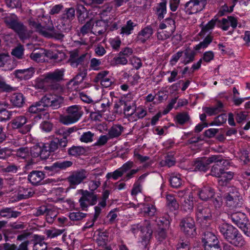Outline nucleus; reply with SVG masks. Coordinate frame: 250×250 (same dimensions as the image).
Segmentation results:
<instances>
[{"label":"nucleus","mask_w":250,"mask_h":250,"mask_svg":"<svg viewBox=\"0 0 250 250\" xmlns=\"http://www.w3.org/2000/svg\"><path fill=\"white\" fill-rule=\"evenodd\" d=\"M73 165V162L71 161L60 160L54 163L50 166H46L44 169L48 170L53 173L59 172L61 170H65L68 167H71Z\"/></svg>","instance_id":"2eb2a0df"},{"label":"nucleus","mask_w":250,"mask_h":250,"mask_svg":"<svg viewBox=\"0 0 250 250\" xmlns=\"http://www.w3.org/2000/svg\"><path fill=\"white\" fill-rule=\"evenodd\" d=\"M10 101L14 106L20 107L25 103V98L22 94L15 93L11 96Z\"/></svg>","instance_id":"2f4dec72"},{"label":"nucleus","mask_w":250,"mask_h":250,"mask_svg":"<svg viewBox=\"0 0 250 250\" xmlns=\"http://www.w3.org/2000/svg\"><path fill=\"white\" fill-rule=\"evenodd\" d=\"M108 233L106 231L100 233L99 237L97 239V243L99 246H102L104 249L107 245L108 242Z\"/></svg>","instance_id":"37998d69"},{"label":"nucleus","mask_w":250,"mask_h":250,"mask_svg":"<svg viewBox=\"0 0 250 250\" xmlns=\"http://www.w3.org/2000/svg\"><path fill=\"white\" fill-rule=\"evenodd\" d=\"M203 246L219 243L217 237L211 232L206 231L203 232L202 237Z\"/></svg>","instance_id":"4be33fe9"},{"label":"nucleus","mask_w":250,"mask_h":250,"mask_svg":"<svg viewBox=\"0 0 250 250\" xmlns=\"http://www.w3.org/2000/svg\"><path fill=\"white\" fill-rule=\"evenodd\" d=\"M217 26L224 31L228 30L230 26L234 29L237 26V20L233 17L228 16L217 21Z\"/></svg>","instance_id":"f3484780"},{"label":"nucleus","mask_w":250,"mask_h":250,"mask_svg":"<svg viewBox=\"0 0 250 250\" xmlns=\"http://www.w3.org/2000/svg\"><path fill=\"white\" fill-rule=\"evenodd\" d=\"M93 136L94 133H92L90 131H87L83 133L81 136L80 140L84 143L92 142Z\"/></svg>","instance_id":"338daca9"},{"label":"nucleus","mask_w":250,"mask_h":250,"mask_svg":"<svg viewBox=\"0 0 250 250\" xmlns=\"http://www.w3.org/2000/svg\"><path fill=\"white\" fill-rule=\"evenodd\" d=\"M21 212L14 211L12 208H3L0 210V217L7 218H16L21 215Z\"/></svg>","instance_id":"7c9ffc66"},{"label":"nucleus","mask_w":250,"mask_h":250,"mask_svg":"<svg viewBox=\"0 0 250 250\" xmlns=\"http://www.w3.org/2000/svg\"><path fill=\"white\" fill-rule=\"evenodd\" d=\"M206 5V0H189L185 5V11L188 15L196 14L202 11Z\"/></svg>","instance_id":"ddd939ff"},{"label":"nucleus","mask_w":250,"mask_h":250,"mask_svg":"<svg viewBox=\"0 0 250 250\" xmlns=\"http://www.w3.org/2000/svg\"><path fill=\"white\" fill-rule=\"evenodd\" d=\"M228 217L247 236H250V229H249L250 224L247 215L244 213L239 210L230 211L228 214Z\"/></svg>","instance_id":"423d86ee"},{"label":"nucleus","mask_w":250,"mask_h":250,"mask_svg":"<svg viewBox=\"0 0 250 250\" xmlns=\"http://www.w3.org/2000/svg\"><path fill=\"white\" fill-rule=\"evenodd\" d=\"M64 69H56L54 72H50L45 75L44 81L46 82H58L62 79Z\"/></svg>","instance_id":"412c9836"},{"label":"nucleus","mask_w":250,"mask_h":250,"mask_svg":"<svg viewBox=\"0 0 250 250\" xmlns=\"http://www.w3.org/2000/svg\"><path fill=\"white\" fill-rule=\"evenodd\" d=\"M86 216V213L79 211L70 213L69 217L72 221H80L85 218Z\"/></svg>","instance_id":"864d4df0"},{"label":"nucleus","mask_w":250,"mask_h":250,"mask_svg":"<svg viewBox=\"0 0 250 250\" xmlns=\"http://www.w3.org/2000/svg\"><path fill=\"white\" fill-rule=\"evenodd\" d=\"M175 119L178 123L180 124H184L189 123L190 117L187 112L179 113L175 117Z\"/></svg>","instance_id":"a18cd8bd"},{"label":"nucleus","mask_w":250,"mask_h":250,"mask_svg":"<svg viewBox=\"0 0 250 250\" xmlns=\"http://www.w3.org/2000/svg\"><path fill=\"white\" fill-rule=\"evenodd\" d=\"M5 22L9 28L12 29L19 35L21 40H23L28 38V35L25 26L16 19L7 18L5 19Z\"/></svg>","instance_id":"9d476101"},{"label":"nucleus","mask_w":250,"mask_h":250,"mask_svg":"<svg viewBox=\"0 0 250 250\" xmlns=\"http://www.w3.org/2000/svg\"><path fill=\"white\" fill-rule=\"evenodd\" d=\"M167 2L166 1H163L159 3L158 7H157V14L158 18L160 19H163L164 17V15L167 12Z\"/></svg>","instance_id":"3c124183"},{"label":"nucleus","mask_w":250,"mask_h":250,"mask_svg":"<svg viewBox=\"0 0 250 250\" xmlns=\"http://www.w3.org/2000/svg\"><path fill=\"white\" fill-rule=\"evenodd\" d=\"M197 220L200 223L203 228L208 226L212 221L211 209L208 206L198 205L196 212Z\"/></svg>","instance_id":"6e6552de"},{"label":"nucleus","mask_w":250,"mask_h":250,"mask_svg":"<svg viewBox=\"0 0 250 250\" xmlns=\"http://www.w3.org/2000/svg\"><path fill=\"white\" fill-rule=\"evenodd\" d=\"M166 199L167 206L171 210H176L179 208V205L173 195L167 194Z\"/></svg>","instance_id":"72a5a7b5"},{"label":"nucleus","mask_w":250,"mask_h":250,"mask_svg":"<svg viewBox=\"0 0 250 250\" xmlns=\"http://www.w3.org/2000/svg\"><path fill=\"white\" fill-rule=\"evenodd\" d=\"M117 7L115 1L107 3L103 6L100 14L103 16H106Z\"/></svg>","instance_id":"e433bc0d"},{"label":"nucleus","mask_w":250,"mask_h":250,"mask_svg":"<svg viewBox=\"0 0 250 250\" xmlns=\"http://www.w3.org/2000/svg\"><path fill=\"white\" fill-rule=\"evenodd\" d=\"M85 152L84 147L81 146H72L68 150V154L70 156L77 157L83 154Z\"/></svg>","instance_id":"c9c22d12"},{"label":"nucleus","mask_w":250,"mask_h":250,"mask_svg":"<svg viewBox=\"0 0 250 250\" xmlns=\"http://www.w3.org/2000/svg\"><path fill=\"white\" fill-rule=\"evenodd\" d=\"M218 230L223 237L231 245L239 247L245 245V241L242 235L232 225L227 223H221L218 225Z\"/></svg>","instance_id":"f257e3e1"},{"label":"nucleus","mask_w":250,"mask_h":250,"mask_svg":"<svg viewBox=\"0 0 250 250\" xmlns=\"http://www.w3.org/2000/svg\"><path fill=\"white\" fill-rule=\"evenodd\" d=\"M29 115H21L16 117L12 121L13 125H24L26 123H30L28 120Z\"/></svg>","instance_id":"c03bdc74"},{"label":"nucleus","mask_w":250,"mask_h":250,"mask_svg":"<svg viewBox=\"0 0 250 250\" xmlns=\"http://www.w3.org/2000/svg\"><path fill=\"white\" fill-rule=\"evenodd\" d=\"M30 24L45 37L54 38L59 40H62L64 37L63 33L66 29L60 25L54 28L52 24L49 21L48 25L44 26L33 21H30Z\"/></svg>","instance_id":"f03ea898"},{"label":"nucleus","mask_w":250,"mask_h":250,"mask_svg":"<svg viewBox=\"0 0 250 250\" xmlns=\"http://www.w3.org/2000/svg\"><path fill=\"white\" fill-rule=\"evenodd\" d=\"M34 72V69L30 67L27 69L16 70L14 74L18 79L21 80H26L30 79L33 76Z\"/></svg>","instance_id":"aec40b11"},{"label":"nucleus","mask_w":250,"mask_h":250,"mask_svg":"<svg viewBox=\"0 0 250 250\" xmlns=\"http://www.w3.org/2000/svg\"><path fill=\"white\" fill-rule=\"evenodd\" d=\"M44 178V173L39 170H33L28 175V181L34 186L38 185Z\"/></svg>","instance_id":"6ab92c4d"},{"label":"nucleus","mask_w":250,"mask_h":250,"mask_svg":"<svg viewBox=\"0 0 250 250\" xmlns=\"http://www.w3.org/2000/svg\"><path fill=\"white\" fill-rule=\"evenodd\" d=\"M143 209L145 215L148 216H154L156 211V208L155 206L151 204H147L145 205Z\"/></svg>","instance_id":"8fccbe9b"},{"label":"nucleus","mask_w":250,"mask_h":250,"mask_svg":"<svg viewBox=\"0 0 250 250\" xmlns=\"http://www.w3.org/2000/svg\"><path fill=\"white\" fill-rule=\"evenodd\" d=\"M174 32L169 31L168 30H162L161 31H158L157 33V37L159 40H165L169 38Z\"/></svg>","instance_id":"603ef678"},{"label":"nucleus","mask_w":250,"mask_h":250,"mask_svg":"<svg viewBox=\"0 0 250 250\" xmlns=\"http://www.w3.org/2000/svg\"><path fill=\"white\" fill-rule=\"evenodd\" d=\"M169 181L171 187L174 188H178L182 185L181 175L179 174L175 175L174 173L171 174L170 175Z\"/></svg>","instance_id":"58836bf2"},{"label":"nucleus","mask_w":250,"mask_h":250,"mask_svg":"<svg viewBox=\"0 0 250 250\" xmlns=\"http://www.w3.org/2000/svg\"><path fill=\"white\" fill-rule=\"evenodd\" d=\"M81 59L78 57L77 54H72L69 60V62L73 67H76L80 62Z\"/></svg>","instance_id":"69168bd1"},{"label":"nucleus","mask_w":250,"mask_h":250,"mask_svg":"<svg viewBox=\"0 0 250 250\" xmlns=\"http://www.w3.org/2000/svg\"><path fill=\"white\" fill-rule=\"evenodd\" d=\"M215 192L214 189L209 186H205L199 189L197 194L200 199L203 201H207L213 197Z\"/></svg>","instance_id":"a211bd4d"},{"label":"nucleus","mask_w":250,"mask_h":250,"mask_svg":"<svg viewBox=\"0 0 250 250\" xmlns=\"http://www.w3.org/2000/svg\"><path fill=\"white\" fill-rule=\"evenodd\" d=\"M83 77L82 74H78L69 82V84L74 86V88L76 89L77 88L76 86L83 82Z\"/></svg>","instance_id":"4d7b16f0"},{"label":"nucleus","mask_w":250,"mask_h":250,"mask_svg":"<svg viewBox=\"0 0 250 250\" xmlns=\"http://www.w3.org/2000/svg\"><path fill=\"white\" fill-rule=\"evenodd\" d=\"M234 173L231 171H227L226 169L223 170L220 176L218 177V183L220 186H226L227 184L232 179Z\"/></svg>","instance_id":"a878e982"},{"label":"nucleus","mask_w":250,"mask_h":250,"mask_svg":"<svg viewBox=\"0 0 250 250\" xmlns=\"http://www.w3.org/2000/svg\"><path fill=\"white\" fill-rule=\"evenodd\" d=\"M153 231L151 228L144 233V235L142 236V240L141 244L143 247V248L146 250V249L148 250V246L149 245L150 239L151 237Z\"/></svg>","instance_id":"f704fd0d"},{"label":"nucleus","mask_w":250,"mask_h":250,"mask_svg":"<svg viewBox=\"0 0 250 250\" xmlns=\"http://www.w3.org/2000/svg\"><path fill=\"white\" fill-rule=\"evenodd\" d=\"M128 61L126 57L120 55V53L117 56L113 58L110 61V64L112 66L119 65H125L127 63Z\"/></svg>","instance_id":"4c0bfd02"},{"label":"nucleus","mask_w":250,"mask_h":250,"mask_svg":"<svg viewBox=\"0 0 250 250\" xmlns=\"http://www.w3.org/2000/svg\"><path fill=\"white\" fill-rule=\"evenodd\" d=\"M223 107V104L220 101H218L217 104L212 106L203 107V111L209 116H213L221 112Z\"/></svg>","instance_id":"393cba45"},{"label":"nucleus","mask_w":250,"mask_h":250,"mask_svg":"<svg viewBox=\"0 0 250 250\" xmlns=\"http://www.w3.org/2000/svg\"><path fill=\"white\" fill-rule=\"evenodd\" d=\"M50 151L46 146V145L42 144L40 158L42 160L47 159L50 155Z\"/></svg>","instance_id":"e2e57ef3"},{"label":"nucleus","mask_w":250,"mask_h":250,"mask_svg":"<svg viewBox=\"0 0 250 250\" xmlns=\"http://www.w3.org/2000/svg\"><path fill=\"white\" fill-rule=\"evenodd\" d=\"M135 26V24L131 20L128 21L126 24L122 27L120 34L123 35L131 34Z\"/></svg>","instance_id":"ea45409f"},{"label":"nucleus","mask_w":250,"mask_h":250,"mask_svg":"<svg viewBox=\"0 0 250 250\" xmlns=\"http://www.w3.org/2000/svg\"><path fill=\"white\" fill-rule=\"evenodd\" d=\"M214 163V164L211 167L209 174L213 177L217 178H218L220 176V174L224 169L225 167L229 166V162L228 164L227 165V164H226V166L222 165L223 162H222L221 163L220 162H216Z\"/></svg>","instance_id":"c756f323"},{"label":"nucleus","mask_w":250,"mask_h":250,"mask_svg":"<svg viewBox=\"0 0 250 250\" xmlns=\"http://www.w3.org/2000/svg\"><path fill=\"white\" fill-rule=\"evenodd\" d=\"M42 51H38L33 52L30 54V58L34 61L36 62H40L43 59L45 55Z\"/></svg>","instance_id":"bf43d9fd"},{"label":"nucleus","mask_w":250,"mask_h":250,"mask_svg":"<svg viewBox=\"0 0 250 250\" xmlns=\"http://www.w3.org/2000/svg\"><path fill=\"white\" fill-rule=\"evenodd\" d=\"M182 209L187 212H191L193 208V201L192 193L189 192L188 196L184 197V199L181 201Z\"/></svg>","instance_id":"5701e85b"},{"label":"nucleus","mask_w":250,"mask_h":250,"mask_svg":"<svg viewBox=\"0 0 250 250\" xmlns=\"http://www.w3.org/2000/svg\"><path fill=\"white\" fill-rule=\"evenodd\" d=\"M153 33V31L151 27H146L141 30L138 33L137 36L138 41L142 43H144L151 38Z\"/></svg>","instance_id":"b1692460"},{"label":"nucleus","mask_w":250,"mask_h":250,"mask_svg":"<svg viewBox=\"0 0 250 250\" xmlns=\"http://www.w3.org/2000/svg\"><path fill=\"white\" fill-rule=\"evenodd\" d=\"M7 7L10 8H20L21 6L20 0H4Z\"/></svg>","instance_id":"680f3d73"},{"label":"nucleus","mask_w":250,"mask_h":250,"mask_svg":"<svg viewBox=\"0 0 250 250\" xmlns=\"http://www.w3.org/2000/svg\"><path fill=\"white\" fill-rule=\"evenodd\" d=\"M183 54V52L182 51H179L177 52L176 53L173 54L169 61V63L171 65L174 66L176 63L178 62L179 59L182 57Z\"/></svg>","instance_id":"774afa93"},{"label":"nucleus","mask_w":250,"mask_h":250,"mask_svg":"<svg viewBox=\"0 0 250 250\" xmlns=\"http://www.w3.org/2000/svg\"><path fill=\"white\" fill-rule=\"evenodd\" d=\"M151 228L150 223L148 221H145L143 225L140 224H134L131 226L130 230L134 234H137L140 231L142 234H144L147 229Z\"/></svg>","instance_id":"bb28decb"},{"label":"nucleus","mask_w":250,"mask_h":250,"mask_svg":"<svg viewBox=\"0 0 250 250\" xmlns=\"http://www.w3.org/2000/svg\"><path fill=\"white\" fill-rule=\"evenodd\" d=\"M175 23L171 18H167L163 21L159 25V28L161 30H168L174 32L175 30Z\"/></svg>","instance_id":"c85d7f7f"},{"label":"nucleus","mask_w":250,"mask_h":250,"mask_svg":"<svg viewBox=\"0 0 250 250\" xmlns=\"http://www.w3.org/2000/svg\"><path fill=\"white\" fill-rule=\"evenodd\" d=\"M146 110L142 106H139L136 108L133 118H132L131 120H132V122H134L139 119L143 118L146 116Z\"/></svg>","instance_id":"a19ab883"},{"label":"nucleus","mask_w":250,"mask_h":250,"mask_svg":"<svg viewBox=\"0 0 250 250\" xmlns=\"http://www.w3.org/2000/svg\"><path fill=\"white\" fill-rule=\"evenodd\" d=\"M63 231V229H48L46 231V234L48 237L52 238L62 234Z\"/></svg>","instance_id":"052dcab7"},{"label":"nucleus","mask_w":250,"mask_h":250,"mask_svg":"<svg viewBox=\"0 0 250 250\" xmlns=\"http://www.w3.org/2000/svg\"><path fill=\"white\" fill-rule=\"evenodd\" d=\"M67 115L61 116L60 120L63 124H72L77 122L82 115L81 107L78 105H73L67 107Z\"/></svg>","instance_id":"0eeeda50"},{"label":"nucleus","mask_w":250,"mask_h":250,"mask_svg":"<svg viewBox=\"0 0 250 250\" xmlns=\"http://www.w3.org/2000/svg\"><path fill=\"white\" fill-rule=\"evenodd\" d=\"M223 162L222 165L226 166V164H229V161L225 159L224 157L221 155H212L208 157H199L192 162V165L194 167V171L207 172L209 169V165L210 164L216 162Z\"/></svg>","instance_id":"20e7f679"},{"label":"nucleus","mask_w":250,"mask_h":250,"mask_svg":"<svg viewBox=\"0 0 250 250\" xmlns=\"http://www.w3.org/2000/svg\"><path fill=\"white\" fill-rule=\"evenodd\" d=\"M82 197L79 200L82 210H87L88 205H95L97 202V196L93 192L81 190Z\"/></svg>","instance_id":"9b49d317"},{"label":"nucleus","mask_w":250,"mask_h":250,"mask_svg":"<svg viewBox=\"0 0 250 250\" xmlns=\"http://www.w3.org/2000/svg\"><path fill=\"white\" fill-rule=\"evenodd\" d=\"M122 126H112L108 131L109 138H113L119 136L122 132Z\"/></svg>","instance_id":"de8ad7c7"},{"label":"nucleus","mask_w":250,"mask_h":250,"mask_svg":"<svg viewBox=\"0 0 250 250\" xmlns=\"http://www.w3.org/2000/svg\"><path fill=\"white\" fill-rule=\"evenodd\" d=\"M159 227L154 232L156 239L161 242L165 240L167 237V229L170 225L169 220L166 218L160 219L158 221Z\"/></svg>","instance_id":"f8f14e48"},{"label":"nucleus","mask_w":250,"mask_h":250,"mask_svg":"<svg viewBox=\"0 0 250 250\" xmlns=\"http://www.w3.org/2000/svg\"><path fill=\"white\" fill-rule=\"evenodd\" d=\"M212 37L210 36H208L206 37L203 42H200L195 46V49L196 50H199L201 48H206L212 42Z\"/></svg>","instance_id":"6e6d98bb"},{"label":"nucleus","mask_w":250,"mask_h":250,"mask_svg":"<svg viewBox=\"0 0 250 250\" xmlns=\"http://www.w3.org/2000/svg\"><path fill=\"white\" fill-rule=\"evenodd\" d=\"M62 101L61 97L56 95H46L42 98L41 101L32 104L29 107L28 111L31 113H37L43 111L45 106H50L53 108L57 109L60 107Z\"/></svg>","instance_id":"7ed1b4c3"},{"label":"nucleus","mask_w":250,"mask_h":250,"mask_svg":"<svg viewBox=\"0 0 250 250\" xmlns=\"http://www.w3.org/2000/svg\"><path fill=\"white\" fill-rule=\"evenodd\" d=\"M23 46L21 44H19L13 49L11 53L12 55L17 58L21 59L23 55Z\"/></svg>","instance_id":"5fc2aeb1"},{"label":"nucleus","mask_w":250,"mask_h":250,"mask_svg":"<svg viewBox=\"0 0 250 250\" xmlns=\"http://www.w3.org/2000/svg\"><path fill=\"white\" fill-rule=\"evenodd\" d=\"M226 206L230 211L240 210L243 205V200L238 190L232 188L224 195Z\"/></svg>","instance_id":"39448f33"},{"label":"nucleus","mask_w":250,"mask_h":250,"mask_svg":"<svg viewBox=\"0 0 250 250\" xmlns=\"http://www.w3.org/2000/svg\"><path fill=\"white\" fill-rule=\"evenodd\" d=\"M75 16V11L73 8H66L65 10V13H64L62 19L63 20L66 19L65 22L67 24H69L71 21L74 19Z\"/></svg>","instance_id":"79ce46f5"},{"label":"nucleus","mask_w":250,"mask_h":250,"mask_svg":"<svg viewBox=\"0 0 250 250\" xmlns=\"http://www.w3.org/2000/svg\"><path fill=\"white\" fill-rule=\"evenodd\" d=\"M136 106L135 104H127L125 103V106H124V113L128 118L130 122H132V118H133L134 114L136 110Z\"/></svg>","instance_id":"473e14b6"},{"label":"nucleus","mask_w":250,"mask_h":250,"mask_svg":"<svg viewBox=\"0 0 250 250\" xmlns=\"http://www.w3.org/2000/svg\"><path fill=\"white\" fill-rule=\"evenodd\" d=\"M227 120V115L226 114H222L217 116L214 122H212L210 125H221L226 123Z\"/></svg>","instance_id":"13d9d810"},{"label":"nucleus","mask_w":250,"mask_h":250,"mask_svg":"<svg viewBox=\"0 0 250 250\" xmlns=\"http://www.w3.org/2000/svg\"><path fill=\"white\" fill-rule=\"evenodd\" d=\"M194 55V53L192 51L186 50L184 52V57L181 62L184 64L190 63L193 61Z\"/></svg>","instance_id":"09e8293b"},{"label":"nucleus","mask_w":250,"mask_h":250,"mask_svg":"<svg viewBox=\"0 0 250 250\" xmlns=\"http://www.w3.org/2000/svg\"><path fill=\"white\" fill-rule=\"evenodd\" d=\"M34 193L33 190L30 188L20 187L19 188L17 198L18 200L26 199L33 196Z\"/></svg>","instance_id":"cd10ccee"},{"label":"nucleus","mask_w":250,"mask_h":250,"mask_svg":"<svg viewBox=\"0 0 250 250\" xmlns=\"http://www.w3.org/2000/svg\"><path fill=\"white\" fill-rule=\"evenodd\" d=\"M125 106V102L122 100L117 101L114 105L113 112L116 114L121 115L124 113V106Z\"/></svg>","instance_id":"49530a36"},{"label":"nucleus","mask_w":250,"mask_h":250,"mask_svg":"<svg viewBox=\"0 0 250 250\" xmlns=\"http://www.w3.org/2000/svg\"><path fill=\"white\" fill-rule=\"evenodd\" d=\"M93 82L100 83L103 87L107 88L114 83V79L109 74L108 71L104 70L97 73L93 79Z\"/></svg>","instance_id":"4468645a"},{"label":"nucleus","mask_w":250,"mask_h":250,"mask_svg":"<svg viewBox=\"0 0 250 250\" xmlns=\"http://www.w3.org/2000/svg\"><path fill=\"white\" fill-rule=\"evenodd\" d=\"M87 176V171L84 169H81L74 172L67 178V180L71 186L78 185L81 183Z\"/></svg>","instance_id":"dca6fc26"},{"label":"nucleus","mask_w":250,"mask_h":250,"mask_svg":"<svg viewBox=\"0 0 250 250\" xmlns=\"http://www.w3.org/2000/svg\"><path fill=\"white\" fill-rule=\"evenodd\" d=\"M180 226L182 230L188 236L195 237L196 234V228L193 218L190 216H187L180 221Z\"/></svg>","instance_id":"1a4fd4ad"},{"label":"nucleus","mask_w":250,"mask_h":250,"mask_svg":"<svg viewBox=\"0 0 250 250\" xmlns=\"http://www.w3.org/2000/svg\"><path fill=\"white\" fill-rule=\"evenodd\" d=\"M124 174L123 172L119 168L115 170L113 173H108L106 175V178L109 179L112 178L114 180H117L119 177H121Z\"/></svg>","instance_id":"0e129e2a"}]
</instances>
